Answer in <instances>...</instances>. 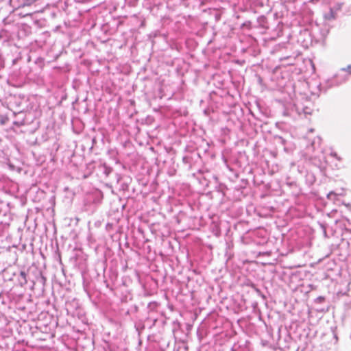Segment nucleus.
I'll return each mask as SVG.
<instances>
[{"label": "nucleus", "instance_id": "nucleus-1", "mask_svg": "<svg viewBox=\"0 0 351 351\" xmlns=\"http://www.w3.org/2000/svg\"><path fill=\"white\" fill-rule=\"evenodd\" d=\"M21 276L24 279L25 283H27L26 274L25 271H21L20 272Z\"/></svg>", "mask_w": 351, "mask_h": 351}, {"label": "nucleus", "instance_id": "nucleus-2", "mask_svg": "<svg viewBox=\"0 0 351 351\" xmlns=\"http://www.w3.org/2000/svg\"><path fill=\"white\" fill-rule=\"evenodd\" d=\"M34 2H32V0H26L25 2L23 4V6H29L31 5Z\"/></svg>", "mask_w": 351, "mask_h": 351}, {"label": "nucleus", "instance_id": "nucleus-3", "mask_svg": "<svg viewBox=\"0 0 351 351\" xmlns=\"http://www.w3.org/2000/svg\"><path fill=\"white\" fill-rule=\"evenodd\" d=\"M26 16H31V14H26L23 15V17Z\"/></svg>", "mask_w": 351, "mask_h": 351}, {"label": "nucleus", "instance_id": "nucleus-4", "mask_svg": "<svg viewBox=\"0 0 351 351\" xmlns=\"http://www.w3.org/2000/svg\"><path fill=\"white\" fill-rule=\"evenodd\" d=\"M37 0H32V2H35Z\"/></svg>", "mask_w": 351, "mask_h": 351}]
</instances>
